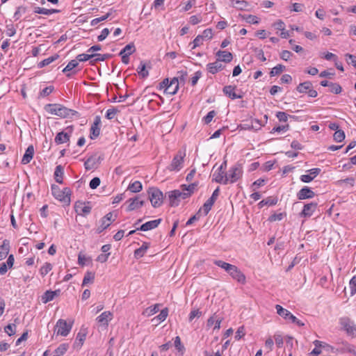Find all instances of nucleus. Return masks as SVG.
Segmentation results:
<instances>
[{
  "instance_id": "c03bdc74",
  "label": "nucleus",
  "mask_w": 356,
  "mask_h": 356,
  "mask_svg": "<svg viewBox=\"0 0 356 356\" xmlns=\"http://www.w3.org/2000/svg\"><path fill=\"white\" fill-rule=\"evenodd\" d=\"M136 51V47L133 42H131L127 44L119 53V55H122L123 54H132Z\"/></svg>"
},
{
  "instance_id": "72a5a7b5",
  "label": "nucleus",
  "mask_w": 356,
  "mask_h": 356,
  "mask_svg": "<svg viewBox=\"0 0 356 356\" xmlns=\"http://www.w3.org/2000/svg\"><path fill=\"white\" fill-rule=\"evenodd\" d=\"M147 65L144 61H140V65L137 69V72L140 77L145 79L148 76L149 72L146 70Z\"/></svg>"
},
{
  "instance_id": "39448f33",
  "label": "nucleus",
  "mask_w": 356,
  "mask_h": 356,
  "mask_svg": "<svg viewBox=\"0 0 356 356\" xmlns=\"http://www.w3.org/2000/svg\"><path fill=\"white\" fill-rule=\"evenodd\" d=\"M186 150L179 149L174 156L171 163L167 167L170 171L179 172L184 166Z\"/></svg>"
},
{
  "instance_id": "7ed1b4c3",
  "label": "nucleus",
  "mask_w": 356,
  "mask_h": 356,
  "mask_svg": "<svg viewBox=\"0 0 356 356\" xmlns=\"http://www.w3.org/2000/svg\"><path fill=\"white\" fill-rule=\"evenodd\" d=\"M51 188V193L56 200L62 202L64 206H69L70 204L72 191L70 188L65 187L63 190H60L58 186L52 184Z\"/></svg>"
},
{
  "instance_id": "473e14b6",
  "label": "nucleus",
  "mask_w": 356,
  "mask_h": 356,
  "mask_svg": "<svg viewBox=\"0 0 356 356\" xmlns=\"http://www.w3.org/2000/svg\"><path fill=\"white\" fill-rule=\"evenodd\" d=\"M177 190L168 193V198L170 207H177L179 204V199L176 193Z\"/></svg>"
},
{
  "instance_id": "603ef678",
  "label": "nucleus",
  "mask_w": 356,
  "mask_h": 356,
  "mask_svg": "<svg viewBox=\"0 0 356 356\" xmlns=\"http://www.w3.org/2000/svg\"><path fill=\"white\" fill-rule=\"evenodd\" d=\"M213 204V203H212L208 200L204 202L202 207L200 208L201 211L203 210L204 216H207L209 213Z\"/></svg>"
},
{
  "instance_id": "b1692460",
  "label": "nucleus",
  "mask_w": 356,
  "mask_h": 356,
  "mask_svg": "<svg viewBox=\"0 0 356 356\" xmlns=\"http://www.w3.org/2000/svg\"><path fill=\"white\" fill-rule=\"evenodd\" d=\"M216 56L219 57L218 60L225 63H229L233 59V55L229 51L219 50L216 54Z\"/></svg>"
},
{
  "instance_id": "de8ad7c7",
  "label": "nucleus",
  "mask_w": 356,
  "mask_h": 356,
  "mask_svg": "<svg viewBox=\"0 0 356 356\" xmlns=\"http://www.w3.org/2000/svg\"><path fill=\"white\" fill-rule=\"evenodd\" d=\"M95 280V273L88 271L83 277L82 286L88 284L89 282H92Z\"/></svg>"
},
{
  "instance_id": "1a4fd4ad",
  "label": "nucleus",
  "mask_w": 356,
  "mask_h": 356,
  "mask_svg": "<svg viewBox=\"0 0 356 356\" xmlns=\"http://www.w3.org/2000/svg\"><path fill=\"white\" fill-rule=\"evenodd\" d=\"M144 204L145 201L140 198V195H136L127 200L124 205H127L126 211L129 212L141 208Z\"/></svg>"
},
{
  "instance_id": "20e7f679",
  "label": "nucleus",
  "mask_w": 356,
  "mask_h": 356,
  "mask_svg": "<svg viewBox=\"0 0 356 356\" xmlns=\"http://www.w3.org/2000/svg\"><path fill=\"white\" fill-rule=\"evenodd\" d=\"M243 175V166L241 163H236L234 165L225 175V178L223 181V184H227L229 181L230 183H235Z\"/></svg>"
},
{
  "instance_id": "f257e3e1",
  "label": "nucleus",
  "mask_w": 356,
  "mask_h": 356,
  "mask_svg": "<svg viewBox=\"0 0 356 356\" xmlns=\"http://www.w3.org/2000/svg\"><path fill=\"white\" fill-rule=\"evenodd\" d=\"M44 110L50 114L56 115L61 118H67L78 114L77 111L67 108L58 104H46Z\"/></svg>"
},
{
  "instance_id": "e433bc0d",
  "label": "nucleus",
  "mask_w": 356,
  "mask_h": 356,
  "mask_svg": "<svg viewBox=\"0 0 356 356\" xmlns=\"http://www.w3.org/2000/svg\"><path fill=\"white\" fill-rule=\"evenodd\" d=\"M67 343H62L60 344L54 351L52 352V356H62L63 355L68 349Z\"/></svg>"
},
{
  "instance_id": "c85d7f7f",
  "label": "nucleus",
  "mask_w": 356,
  "mask_h": 356,
  "mask_svg": "<svg viewBox=\"0 0 356 356\" xmlns=\"http://www.w3.org/2000/svg\"><path fill=\"white\" fill-rule=\"evenodd\" d=\"M10 250V241L7 239L3 240L0 246V260L4 259L8 254Z\"/></svg>"
},
{
  "instance_id": "a19ab883",
  "label": "nucleus",
  "mask_w": 356,
  "mask_h": 356,
  "mask_svg": "<svg viewBox=\"0 0 356 356\" xmlns=\"http://www.w3.org/2000/svg\"><path fill=\"white\" fill-rule=\"evenodd\" d=\"M277 202V199L276 197H268L266 199L261 200L259 203V207H263L264 206L268 205L273 206L276 204Z\"/></svg>"
},
{
  "instance_id": "aec40b11",
  "label": "nucleus",
  "mask_w": 356,
  "mask_h": 356,
  "mask_svg": "<svg viewBox=\"0 0 356 356\" xmlns=\"http://www.w3.org/2000/svg\"><path fill=\"white\" fill-rule=\"evenodd\" d=\"M236 89V86H225L222 88L223 93L227 96L229 98L232 99H241L243 97V95H238L235 92V90Z\"/></svg>"
},
{
  "instance_id": "dca6fc26",
  "label": "nucleus",
  "mask_w": 356,
  "mask_h": 356,
  "mask_svg": "<svg viewBox=\"0 0 356 356\" xmlns=\"http://www.w3.org/2000/svg\"><path fill=\"white\" fill-rule=\"evenodd\" d=\"M297 198L299 200L313 198L316 194L309 186H304L297 193Z\"/></svg>"
},
{
  "instance_id": "4c0bfd02",
  "label": "nucleus",
  "mask_w": 356,
  "mask_h": 356,
  "mask_svg": "<svg viewBox=\"0 0 356 356\" xmlns=\"http://www.w3.org/2000/svg\"><path fill=\"white\" fill-rule=\"evenodd\" d=\"M58 57H59V56L58 54H54V55L42 60L41 62L38 63V67L42 68L44 66H47V65H49L50 63H51L52 62L57 60L58 58Z\"/></svg>"
},
{
  "instance_id": "79ce46f5",
  "label": "nucleus",
  "mask_w": 356,
  "mask_h": 356,
  "mask_svg": "<svg viewBox=\"0 0 356 356\" xmlns=\"http://www.w3.org/2000/svg\"><path fill=\"white\" fill-rule=\"evenodd\" d=\"M143 189V186L140 181H136L130 184L128 186V190L132 193H138Z\"/></svg>"
},
{
  "instance_id": "9d476101",
  "label": "nucleus",
  "mask_w": 356,
  "mask_h": 356,
  "mask_svg": "<svg viewBox=\"0 0 356 356\" xmlns=\"http://www.w3.org/2000/svg\"><path fill=\"white\" fill-rule=\"evenodd\" d=\"M340 324L348 335L353 337H356V325L349 318H341L340 319Z\"/></svg>"
},
{
  "instance_id": "f8f14e48",
  "label": "nucleus",
  "mask_w": 356,
  "mask_h": 356,
  "mask_svg": "<svg viewBox=\"0 0 356 356\" xmlns=\"http://www.w3.org/2000/svg\"><path fill=\"white\" fill-rule=\"evenodd\" d=\"M103 159V156H97V154L92 155L85 161L84 167L86 170L97 169Z\"/></svg>"
},
{
  "instance_id": "5701e85b",
  "label": "nucleus",
  "mask_w": 356,
  "mask_h": 356,
  "mask_svg": "<svg viewBox=\"0 0 356 356\" xmlns=\"http://www.w3.org/2000/svg\"><path fill=\"white\" fill-rule=\"evenodd\" d=\"M227 172L222 170V167L219 166L218 170L213 174L212 181L216 183L223 184Z\"/></svg>"
},
{
  "instance_id": "e2e57ef3",
  "label": "nucleus",
  "mask_w": 356,
  "mask_h": 356,
  "mask_svg": "<svg viewBox=\"0 0 356 356\" xmlns=\"http://www.w3.org/2000/svg\"><path fill=\"white\" fill-rule=\"evenodd\" d=\"M6 33L8 36H13L16 33V29L15 26L13 24H7Z\"/></svg>"
},
{
  "instance_id": "2eb2a0df",
  "label": "nucleus",
  "mask_w": 356,
  "mask_h": 356,
  "mask_svg": "<svg viewBox=\"0 0 356 356\" xmlns=\"http://www.w3.org/2000/svg\"><path fill=\"white\" fill-rule=\"evenodd\" d=\"M317 207L318 203L316 202L305 204L302 211L300 213V216L305 218L311 217L317 209Z\"/></svg>"
},
{
  "instance_id": "2f4dec72",
  "label": "nucleus",
  "mask_w": 356,
  "mask_h": 356,
  "mask_svg": "<svg viewBox=\"0 0 356 356\" xmlns=\"http://www.w3.org/2000/svg\"><path fill=\"white\" fill-rule=\"evenodd\" d=\"M310 88H313L312 83L309 81L300 83L296 88V90L300 93H307Z\"/></svg>"
},
{
  "instance_id": "bb28decb",
  "label": "nucleus",
  "mask_w": 356,
  "mask_h": 356,
  "mask_svg": "<svg viewBox=\"0 0 356 356\" xmlns=\"http://www.w3.org/2000/svg\"><path fill=\"white\" fill-rule=\"evenodd\" d=\"M64 168L61 165L56 167L54 171V179L58 184L63 182Z\"/></svg>"
},
{
  "instance_id": "4468645a",
  "label": "nucleus",
  "mask_w": 356,
  "mask_h": 356,
  "mask_svg": "<svg viewBox=\"0 0 356 356\" xmlns=\"http://www.w3.org/2000/svg\"><path fill=\"white\" fill-rule=\"evenodd\" d=\"M74 210L78 215L86 216L91 212L92 207L89 206V202L78 201L74 204Z\"/></svg>"
},
{
  "instance_id": "ddd939ff",
  "label": "nucleus",
  "mask_w": 356,
  "mask_h": 356,
  "mask_svg": "<svg viewBox=\"0 0 356 356\" xmlns=\"http://www.w3.org/2000/svg\"><path fill=\"white\" fill-rule=\"evenodd\" d=\"M232 279L236 280L238 283L245 284L246 282V277L243 273L235 265H233V268L227 273Z\"/></svg>"
},
{
  "instance_id": "052dcab7",
  "label": "nucleus",
  "mask_w": 356,
  "mask_h": 356,
  "mask_svg": "<svg viewBox=\"0 0 356 356\" xmlns=\"http://www.w3.org/2000/svg\"><path fill=\"white\" fill-rule=\"evenodd\" d=\"M119 112V110L117 108H112L107 110L106 113V118L108 120H112L114 118V115Z\"/></svg>"
},
{
  "instance_id": "9b49d317",
  "label": "nucleus",
  "mask_w": 356,
  "mask_h": 356,
  "mask_svg": "<svg viewBox=\"0 0 356 356\" xmlns=\"http://www.w3.org/2000/svg\"><path fill=\"white\" fill-rule=\"evenodd\" d=\"M72 327V322L67 323L65 320L59 319L56 325L57 329V334L66 337L70 332Z\"/></svg>"
},
{
  "instance_id": "0e129e2a",
  "label": "nucleus",
  "mask_w": 356,
  "mask_h": 356,
  "mask_svg": "<svg viewBox=\"0 0 356 356\" xmlns=\"http://www.w3.org/2000/svg\"><path fill=\"white\" fill-rule=\"evenodd\" d=\"M101 180L99 177H94L90 180L89 183L90 188L92 189H95L99 186Z\"/></svg>"
},
{
  "instance_id": "cd10ccee",
  "label": "nucleus",
  "mask_w": 356,
  "mask_h": 356,
  "mask_svg": "<svg viewBox=\"0 0 356 356\" xmlns=\"http://www.w3.org/2000/svg\"><path fill=\"white\" fill-rule=\"evenodd\" d=\"M149 243L143 242L142 246L134 251V257L136 259L143 257L145 255L147 250L149 248Z\"/></svg>"
},
{
  "instance_id": "680f3d73",
  "label": "nucleus",
  "mask_w": 356,
  "mask_h": 356,
  "mask_svg": "<svg viewBox=\"0 0 356 356\" xmlns=\"http://www.w3.org/2000/svg\"><path fill=\"white\" fill-rule=\"evenodd\" d=\"M216 113L214 110L209 111L207 115L203 118V121L204 124H208L210 123L213 118V117L216 115Z\"/></svg>"
},
{
  "instance_id": "09e8293b",
  "label": "nucleus",
  "mask_w": 356,
  "mask_h": 356,
  "mask_svg": "<svg viewBox=\"0 0 356 356\" xmlns=\"http://www.w3.org/2000/svg\"><path fill=\"white\" fill-rule=\"evenodd\" d=\"M276 117L278 118V120L280 122H286L288 120L289 118H291L293 119L297 118V117H296L294 115H289L287 113H286L285 112H282V111L277 112L276 114Z\"/></svg>"
},
{
  "instance_id": "f3484780",
  "label": "nucleus",
  "mask_w": 356,
  "mask_h": 356,
  "mask_svg": "<svg viewBox=\"0 0 356 356\" xmlns=\"http://www.w3.org/2000/svg\"><path fill=\"white\" fill-rule=\"evenodd\" d=\"M162 219L159 218L154 220H150L148 222H146L145 223L140 225V227H137L136 230L143 231V232H147L149 230L154 229L156 228L160 223L161 222Z\"/></svg>"
},
{
  "instance_id": "13d9d810",
  "label": "nucleus",
  "mask_w": 356,
  "mask_h": 356,
  "mask_svg": "<svg viewBox=\"0 0 356 356\" xmlns=\"http://www.w3.org/2000/svg\"><path fill=\"white\" fill-rule=\"evenodd\" d=\"M4 330L8 335L11 336L16 332V325L9 324L4 327Z\"/></svg>"
},
{
  "instance_id": "bf43d9fd",
  "label": "nucleus",
  "mask_w": 356,
  "mask_h": 356,
  "mask_svg": "<svg viewBox=\"0 0 356 356\" xmlns=\"http://www.w3.org/2000/svg\"><path fill=\"white\" fill-rule=\"evenodd\" d=\"M349 286L350 289V295H355L356 293V276L353 277L350 280Z\"/></svg>"
},
{
  "instance_id": "37998d69",
  "label": "nucleus",
  "mask_w": 356,
  "mask_h": 356,
  "mask_svg": "<svg viewBox=\"0 0 356 356\" xmlns=\"http://www.w3.org/2000/svg\"><path fill=\"white\" fill-rule=\"evenodd\" d=\"M86 332H82V330H81L76 335L74 342L75 346L81 347L83 345L84 341L86 340Z\"/></svg>"
},
{
  "instance_id": "69168bd1",
  "label": "nucleus",
  "mask_w": 356,
  "mask_h": 356,
  "mask_svg": "<svg viewBox=\"0 0 356 356\" xmlns=\"http://www.w3.org/2000/svg\"><path fill=\"white\" fill-rule=\"evenodd\" d=\"M54 90V86H49L47 87H45L41 92H40V96L42 97H47L49 95H50Z\"/></svg>"
},
{
  "instance_id": "6e6d98bb",
  "label": "nucleus",
  "mask_w": 356,
  "mask_h": 356,
  "mask_svg": "<svg viewBox=\"0 0 356 356\" xmlns=\"http://www.w3.org/2000/svg\"><path fill=\"white\" fill-rule=\"evenodd\" d=\"M92 58H93V54H81L76 57V60L80 62H85Z\"/></svg>"
},
{
  "instance_id": "0eeeda50",
  "label": "nucleus",
  "mask_w": 356,
  "mask_h": 356,
  "mask_svg": "<svg viewBox=\"0 0 356 356\" xmlns=\"http://www.w3.org/2000/svg\"><path fill=\"white\" fill-rule=\"evenodd\" d=\"M160 88H165V91L170 95H175L179 89L178 78H172L170 81L168 78L160 83Z\"/></svg>"
},
{
  "instance_id": "864d4df0",
  "label": "nucleus",
  "mask_w": 356,
  "mask_h": 356,
  "mask_svg": "<svg viewBox=\"0 0 356 356\" xmlns=\"http://www.w3.org/2000/svg\"><path fill=\"white\" fill-rule=\"evenodd\" d=\"M79 65L78 61L76 60H70L67 66L63 70V72L65 73L67 72L71 71L76 67H77Z\"/></svg>"
},
{
  "instance_id": "a878e982",
  "label": "nucleus",
  "mask_w": 356,
  "mask_h": 356,
  "mask_svg": "<svg viewBox=\"0 0 356 356\" xmlns=\"http://www.w3.org/2000/svg\"><path fill=\"white\" fill-rule=\"evenodd\" d=\"M70 134L65 131H60L58 132L56 136L54 141L57 145H60L68 142L70 140Z\"/></svg>"
},
{
  "instance_id": "f704fd0d",
  "label": "nucleus",
  "mask_w": 356,
  "mask_h": 356,
  "mask_svg": "<svg viewBox=\"0 0 356 356\" xmlns=\"http://www.w3.org/2000/svg\"><path fill=\"white\" fill-rule=\"evenodd\" d=\"M34 155V147L33 146L29 145L24 154V163H28L33 159Z\"/></svg>"
},
{
  "instance_id": "393cba45",
  "label": "nucleus",
  "mask_w": 356,
  "mask_h": 356,
  "mask_svg": "<svg viewBox=\"0 0 356 356\" xmlns=\"http://www.w3.org/2000/svg\"><path fill=\"white\" fill-rule=\"evenodd\" d=\"M113 314L110 312H104L97 318L99 323L103 325H108V322L112 319Z\"/></svg>"
},
{
  "instance_id": "8fccbe9b",
  "label": "nucleus",
  "mask_w": 356,
  "mask_h": 356,
  "mask_svg": "<svg viewBox=\"0 0 356 356\" xmlns=\"http://www.w3.org/2000/svg\"><path fill=\"white\" fill-rule=\"evenodd\" d=\"M333 138L334 140L337 143L342 142L345 139V133L341 129L337 130V131H335L333 135Z\"/></svg>"
},
{
  "instance_id": "3c124183",
  "label": "nucleus",
  "mask_w": 356,
  "mask_h": 356,
  "mask_svg": "<svg viewBox=\"0 0 356 356\" xmlns=\"http://www.w3.org/2000/svg\"><path fill=\"white\" fill-rule=\"evenodd\" d=\"M52 269V265L50 263L46 262L40 269V273L42 276L46 275Z\"/></svg>"
},
{
  "instance_id": "423d86ee",
  "label": "nucleus",
  "mask_w": 356,
  "mask_h": 356,
  "mask_svg": "<svg viewBox=\"0 0 356 356\" xmlns=\"http://www.w3.org/2000/svg\"><path fill=\"white\" fill-rule=\"evenodd\" d=\"M148 198L153 207L157 208L161 206L163 202V194L156 187H150L147 191Z\"/></svg>"
},
{
  "instance_id": "58836bf2",
  "label": "nucleus",
  "mask_w": 356,
  "mask_h": 356,
  "mask_svg": "<svg viewBox=\"0 0 356 356\" xmlns=\"http://www.w3.org/2000/svg\"><path fill=\"white\" fill-rule=\"evenodd\" d=\"M239 17L241 18H242L243 19L245 20L246 22H248L249 24H259V18L255 15L240 14Z\"/></svg>"
},
{
  "instance_id": "6ab92c4d",
  "label": "nucleus",
  "mask_w": 356,
  "mask_h": 356,
  "mask_svg": "<svg viewBox=\"0 0 356 356\" xmlns=\"http://www.w3.org/2000/svg\"><path fill=\"white\" fill-rule=\"evenodd\" d=\"M113 213L111 212L108 213L106 216H104L100 220L101 225L96 229V232L97 234L102 233L104 229L108 227L111 225V222L112 220Z\"/></svg>"
},
{
  "instance_id": "ea45409f",
  "label": "nucleus",
  "mask_w": 356,
  "mask_h": 356,
  "mask_svg": "<svg viewBox=\"0 0 356 356\" xmlns=\"http://www.w3.org/2000/svg\"><path fill=\"white\" fill-rule=\"evenodd\" d=\"M168 315V309L167 307L163 309L160 314L156 316V317H154L152 321H156V322L158 323L159 322H161V321H163L165 320V318H167Z\"/></svg>"
},
{
  "instance_id": "412c9836",
  "label": "nucleus",
  "mask_w": 356,
  "mask_h": 356,
  "mask_svg": "<svg viewBox=\"0 0 356 356\" xmlns=\"http://www.w3.org/2000/svg\"><path fill=\"white\" fill-rule=\"evenodd\" d=\"M224 67L225 66L220 63V60L218 59L216 61L207 65V71L212 74H215L218 72L222 70Z\"/></svg>"
},
{
  "instance_id": "49530a36",
  "label": "nucleus",
  "mask_w": 356,
  "mask_h": 356,
  "mask_svg": "<svg viewBox=\"0 0 356 356\" xmlns=\"http://www.w3.org/2000/svg\"><path fill=\"white\" fill-rule=\"evenodd\" d=\"M197 186V183L195 182L189 184L188 186L186 184H182L181 186V190L183 191H186V193H190V196L193 193L195 188Z\"/></svg>"
},
{
  "instance_id": "4be33fe9",
  "label": "nucleus",
  "mask_w": 356,
  "mask_h": 356,
  "mask_svg": "<svg viewBox=\"0 0 356 356\" xmlns=\"http://www.w3.org/2000/svg\"><path fill=\"white\" fill-rule=\"evenodd\" d=\"M60 293V291L59 289L56 291L48 290L42 296L41 300L43 303H47L54 300L56 296H58Z\"/></svg>"
},
{
  "instance_id": "774afa93",
  "label": "nucleus",
  "mask_w": 356,
  "mask_h": 356,
  "mask_svg": "<svg viewBox=\"0 0 356 356\" xmlns=\"http://www.w3.org/2000/svg\"><path fill=\"white\" fill-rule=\"evenodd\" d=\"M254 51L256 53V56L258 59H259L262 62H264L266 60V58L264 54V51L262 49L255 48Z\"/></svg>"
},
{
  "instance_id": "4d7b16f0",
  "label": "nucleus",
  "mask_w": 356,
  "mask_h": 356,
  "mask_svg": "<svg viewBox=\"0 0 356 356\" xmlns=\"http://www.w3.org/2000/svg\"><path fill=\"white\" fill-rule=\"evenodd\" d=\"M330 91L334 94H339L342 91V88L337 83H332L331 86H330Z\"/></svg>"
},
{
  "instance_id": "c756f323",
  "label": "nucleus",
  "mask_w": 356,
  "mask_h": 356,
  "mask_svg": "<svg viewBox=\"0 0 356 356\" xmlns=\"http://www.w3.org/2000/svg\"><path fill=\"white\" fill-rule=\"evenodd\" d=\"M113 56L112 54H93V58H95L93 60H91L90 61V63L92 65H94L95 63L100 62V61H104L106 59H108Z\"/></svg>"
},
{
  "instance_id": "5fc2aeb1",
  "label": "nucleus",
  "mask_w": 356,
  "mask_h": 356,
  "mask_svg": "<svg viewBox=\"0 0 356 356\" xmlns=\"http://www.w3.org/2000/svg\"><path fill=\"white\" fill-rule=\"evenodd\" d=\"M345 57L347 63L356 68V56L350 54H345Z\"/></svg>"
},
{
  "instance_id": "6e6552de",
  "label": "nucleus",
  "mask_w": 356,
  "mask_h": 356,
  "mask_svg": "<svg viewBox=\"0 0 356 356\" xmlns=\"http://www.w3.org/2000/svg\"><path fill=\"white\" fill-rule=\"evenodd\" d=\"M275 309L277 313L286 320H290L292 323H296L299 327H302L305 323L301 321L298 320L295 316H293L289 310L283 308L280 305H276Z\"/></svg>"
},
{
  "instance_id": "338daca9",
  "label": "nucleus",
  "mask_w": 356,
  "mask_h": 356,
  "mask_svg": "<svg viewBox=\"0 0 356 356\" xmlns=\"http://www.w3.org/2000/svg\"><path fill=\"white\" fill-rule=\"evenodd\" d=\"M202 76V72L200 71H197L194 76L191 78V83L193 86H195L198 80L200 79V77Z\"/></svg>"
},
{
  "instance_id": "f03ea898",
  "label": "nucleus",
  "mask_w": 356,
  "mask_h": 356,
  "mask_svg": "<svg viewBox=\"0 0 356 356\" xmlns=\"http://www.w3.org/2000/svg\"><path fill=\"white\" fill-rule=\"evenodd\" d=\"M314 345L316 347H321L324 351L327 353H337L338 352L344 353L349 352L353 353V350L352 349V346L347 342L344 341H341V343L343 345V347L336 348L328 343H326L323 341L315 340L313 342Z\"/></svg>"
},
{
  "instance_id": "a18cd8bd",
  "label": "nucleus",
  "mask_w": 356,
  "mask_h": 356,
  "mask_svg": "<svg viewBox=\"0 0 356 356\" xmlns=\"http://www.w3.org/2000/svg\"><path fill=\"white\" fill-rule=\"evenodd\" d=\"M285 70L286 67L284 65L282 64H278L275 67L272 68L269 74L270 76H275L276 75L281 74Z\"/></svg>"
},
{
  "instance_id": "a211bd4d",
  "label": "nucleus",
  "mask_w": 356,
  "mask_h": 356,
  "mask_svg": "<svg viewBox=\"0 0 356 356\" xmlns=\"http://www.w3.org/2000/svg\"><path fill=\"white\" fill-rule=\"evenodd\" d=\"M100 124H101V118L99 116H96L93 124L90 127V138L95 139L97 138L100 134Z\"/></svg>"
},
{
  "instance_id": "7c9ffc66",
  "label": "nucleus",
  "mask_w": 356,
  "mask_h": 356,
  "mask_svg": "<svg viewBox=\"0 0 356 356\" xmlns=\"http://www.w3.org/2000/svg\"><path fill=\"white\" fill-rule=\"evenodd\" d=\"M231 6L235 7L238 10H247V7L249 6V3L248 1L244 0H232Z\"/></svg>"
},
{
  "instance_id": "c9c22d12",
  "label": "nucleus",
  "mask_w": 356,
  "mask_h": 356,
  "mask_svg": "<svg viewBox=\"0 0 356 356\" xmlns=\"http://www.w3.org/2000/svg\"><path fill=\"white\" fill-rule=\"evenodd\" d=\"M213 264L217 266L224 269L227 273L230 271V269L233 268V264L227 263L222 260H213Z\"/></svg>"
}]
</instances>
